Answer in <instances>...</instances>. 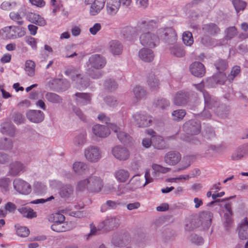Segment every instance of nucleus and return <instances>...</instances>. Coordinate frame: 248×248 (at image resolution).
Returning a JSON list of instances; mask_svg holds the SVG:
<instances>
[{
	"instance_id": "nucleus-1",
	"label": "nucleus",
	"mask_w": 248,
	"mask_h": 248,
	"mask_svg": "<svg viewBox=\"0 0 248 248\" xmlns=\"http://www.w3.org/2000/svg\"><path fill=\"white\" fill-rule=\"evenodd\" d=\"M0 34L3 39H15L25 35V32L16 26H7L0 30Z\"/></svg>"
},
{
	"instance_id": "nucleus-2",
	"label": "nucleus",
	"mask_w": 248,
	"mask_h": 248,
	"mask_svg": "<svg viewBox=\"0 0 248 248\" xmlns=\"http://www.w3.org/2000/svg\"><path fill=\"white\" fill-rule=\"evenodd\" d=\"M106 0H85L86 5L91 4L89 13L92 16L98 15L104 8Z\"/></svg>"
},
{
	"instance_id": "nucleus-3",
	"label": "nucleus",
	"mask_w": 248,
	"mask_h": 248,
	"mask_svg": "<svg viewBox=\"0 0 248 248\" xmlns=\"http://www.w3.org/2000/svg\"><path fill=\"white\" fill-rule=\"evenodd\" d=\"M65 74L70 77L71 79L76 81L77 83L80 85L81 87H87L89 85L87 81H85L80 74L78 71L74 68H70L67 69L65 71Z\"/></svg>"
},
{
	"instance_id": "nucleus-4",
	"label": "nucleus",
	"mask_w": 248,
	"mask_h": 248,
	"mask_svg": "<svg viewBox=\"0 0 248 248\" xmlns=\"http://www.w3.org/2000/svg\"><path fill=\"white\" fill-rule=\"evenodd\" d=\"M119 219L114 217H107L99 225L100 229H103L105 231H109L116 228L119 225Z\"/></svg>"
},
{
	"instance_id": "nucleus-5",
	"label": "nucleus",
	"mask_w": 248,
	"mask_h": 248,
	"mask_svg": "<svg viewBox=\"0 0 248 248\" xmlns=\"http://www.w3.org/2000/svg\"><path fill=\"white\" fill-rule=\"evenodd\" d=\"M147 133L152 138L153 145L157 149H165L166 146V143L163 138L159 136H156L155 133L152 129H148L146 131Z\"/></svg>"
},
{
	"instance_id": "nucleus-6",
	"label": "nucleus",
	"mask_w": 248,
	"mask_h": 248,
	"mask_svg": "<svg viewBox=\"0 0 248 248\" xmlns=\"http://www.w3.org/2000/svg\"><path fill=\"white\" fill-rule=\"evenodd\" d=\"M14 188L19 193L28 194L31 192V186L26 182L18 179L13 182Z\"/></svg>"
},
{
	"instance_id": "nucleus-7",
	"label": "nucleus",
	"mask_w": 248,
	"mask_h": 248,
	"mask_svg": "<svg viewBox=\"0 0 248 248\" xmlns=\"http://www.w3.org/2000/svg\"><path fill=\"white\" fill-rule=\"evenodd\" d=\"M112 153L116 159L122 161L127 160L130 156L129 151L126 148L120 146L114 147L112 149Z\"/></svg>"
},
{
	"instance_id": "nucleus-8",
	"label": "nucleus",
	"mask_w": 248,
	"mask_h": 248,
	"mask_svg": "<svg viewBox=\"0 0 248 248\" xmlns=\"http://www.w3.org/2000/svg\"><path fill=\"white\" fill-rule=\"evenodd\" d=\"M86 158L90 162H96L101 158L99 150L95 147H90L84 152Z\"/></svg>"
},
{
	"instance_id": "nucleus-9",
	"label": "nucleus",
	"mask_w": 248,
	"mask_h": 248,
	"mask_svg": "<svg viewBox=\"0 0 248 248\" xmlns=\"http://www.w3.org/2000/svg\"><path fill=\"white\" fill-rule=\"evenodd\" d=\"M89 62L92 67L96 69L103 68L106 64L105 59L99 54L92 55L89 58Z\"/></svg>"
},
{
	"instance_id": "nucleus-10",
	"label": "nucleus",
	"mask_w": 248,
	"mask_h": 248,
	"mask_svg": "<svg viewBox=\"0 0 248 248\" xmlns=\"http://www.w3.org/2000/svg\"><path fill=\"white\" fill-rule=\"evenodd\" d=\"M108 127L117 134L118 139L122 143H128L131 141V137L127 133L120 131V128L118 127L116 125L110 124L108 125Z\"/></svg>"
},
{
	"instance_id": "nucleus-11",
	"label": "nucleus",
	"mask_w": 248,
	"mask_h": 248,
	"mask_svg": "<svg viewBox=\"0 0 248 248\" xmlns=\"http://www.w3.org/2000/svg\"><path fill=\"white\" fill-rule=\"evenodd\" d=\"M103 186V180L100 177L95 176L90 177L89 191L93 192H100Z\"/></svg>"
},
{
	"instance_id": "nucleus-12",
	"label": "nucleus",
	"mask_w": 248,
	"mask_h": 248,
	"mask_svg": "<svg viewBox=\"0 0 248 248\" xmlns=\"http://www.w3.org/2000/svg\"><path fill=\"white\" fill-rule=\"evenodd\" d=\"M26 116L29 121L35 123L41 122L44 119V113L41 110H29Z\"/></svg>"
},
{
	"instance_id": "nucleus-13",
	"label": "nucleus",
	"mask_w": 248,
	"mask_h": 248,
	"mask_svg": "<svg viewBox=\"0 0 248 248\" xmlns=\"http://www.w3.org/2000/svg\"><path fill=\"white\" fill-rule=\"evenodd\" d=\"M120 7L119 0H108L106 4V11L107 14L114 16L118 13Z\"/></svg>"
},
{
	"instance_id": "nucleus-14",
	"label": "nucleus",
	"mask_w": 248,
	"mask_h": 248,
	"mask_svg": "<svg viewBox=\"0 0 248 248\" xmlns=\"http://www.w3.org/2000/svg\"><path fill=\"white\" fill-rule=\"evenodd\" d=\"M181 159V154L176 151H170L167 153L165 156V161L170 165L177 164Z\"/></svg>"
},
{
	"instance_id": "nucleus-15",
	"label": "nucleus",
	"mask_w": 248,
	"mask_h": 248,
	"mask_svg": "<svg viewBox=\"0 0 248 248\" xmlns=\"http://www.w3.org/2000/svg\"><path fill=\"white\" fill-rule=\"evenodd\" d=\"M190 72L192 75L198 77H202L205 74L204 65L200 62L193 63L190 67Z\"/></svg>"
},
{
	"instance_id": "nucleus-16",
	"label": "nucleus",
	"mask_w": 248,
	"mask_h": 248,
	"mask_svg": "<svg viewBox=\"0 0 248 248\" xmlns=\"http://www.w3.org/2000/svg\"><path fill=\"white\" fill-rule=\"evenodd\" d=\"M27 18L30 22L38 26H44L46 24V21L44 18L34 13H28Z\"/></svg>"
},
{
	"instance_id": "nucleus-17",
	"label": "nucleus",
	"mask_w": 248,
	"mask_h": 248,
	"mask_svg": "<svg viewBox=\"0 0 248 248\" xmlns=\"http://www.w3.org/2000/svg\"><path fill=\"white\" fill-rule=\"evenodd\" d=\"M159 39L157 36L148 33L144 34L142 38L143 45H146L151 47H154L156 46V43H158Z\"/></svg>"
},
{
	"instance_id": "nucleus-18",
	"label": "nucleus",
	"mask_w": 248,
	"mask_h": 248,
	"mask_svg": "<svg viewBox=\"0 0 248 248\" xmlns=\"http://www.w3.org/2000/svg\"><path fill=\"white\" fill-rule=\"evenodd\" d=\"M93 132L96 136L100 138H105L110 134L108 128L99 124L95 125L93 127Z\"/></svg>"
},
{
	"instance_id": "nucleus-19",
	"label": "nucleus",
	"mask_w": 248,
	"mask_h": 248,
	"mask_svg": "<svg viewBox=\"0 0 248 248\" xmlns=\"http://www.w3.org/2000/svg\"><path fill=\"white\" fill-rule=\"evenodd\" d=\"M75 95L78 105L84 106L90 102L91 95L89 93H77Z\"/></svg>"
},
{
	"instance_id": "nucleus-20",
	"label": "nucleus",
	"mask_w": 248,
	"mask_h": 248,
	"mask_svg": "<svg viewBox=\"0 0 248 248\" xmlns=\"http://www.w3.org/2000/svg\"><path fill=\"white\" fill-rule=\"evenodd\" d=\"M109 50L114 55H120L123 51V46L118 41L112 40L109 42Z\"/></svg>"
},
{
	"instance_id": "nucleus-21",
	"label": "nucleus",
	"mask_w": 248,
	"mask_h": 248,
	"mask_svg": "<svg viewBox=\"0 0 248 248\" xmlns=\"http://www.w3.org/2000/svg\"><path fill=\"white\" fill-rule=\"evenodd\" d=\"M225 213L224 218L225 219V222L228 226H229L232 223V211L231 203H227L225 205Z\"/></svg>"
},
{
	"instance_id": "nucleus-22",
	"label": "nucleus",
	"mask_w": 248,
	"mask_h": 248,
	"mask_svg": "<svg viewBox=\"0 0 248 248\" xmlns=\"http://www.w3.org/2000/svg\"><path fill=\"white\" fill-rule=\"evenodd\" d=\"M51 229L56 232H61L68 231L70 230V226L66 222L53 223L51 227Z\"/></svg>"
},
{
	"instance_id": "nucleus-23",
	"label": "nucleus",
	"mask_w": 248,
	"mask_h": 248,
	"mask_svg": "<svg viewBox=\"0 0 248 248\" xmlns=\"http://www.w3.org/2000/svg\"><path fill=\"white\" fill-rule=\"evenodd\" d=\"M154 57L153 52L151 49L144 48L140 51V59L145 62H151L153 60Z\"/></svg>"
},
{
	"instance_id": "nucleus-24",
	"label": "nucleus",
	"mask_w": 248,
	"mask_h": 248,
	"mask_svg": "<svg viewBox=\"0 0 248 248\" xmlns=\"http://www.w3.org/2000/svg\"><path fill=\"white\" fill-rule=\"evenodd\" d=\"M246 148L241 146L235 150L232 154L231 158L233 160H238L242 159L246 154Z\"/></svg>"
},
{
	"instance_id": "nucleus-25",
	"label": "nucleus",
	"mask_w": 248,
	"mask_h": 248,
	"mask_svg": "<svg viewBox=\"0 0 248 248\" xmlns=\"http://www.w3.org/2000/svg\"><path fill=\"white\" fill-rule=\"evenodd\" d=\"M1 132L3 134L13 136L15 134V130L13 125L10 123H5L1 125Z\"/></svg>"
},
{
	"instance_id": "nucleus-26",
	"label": "nucleus",
	"mask_w": 248,
	"mask_h": 248,
	"mask_svg": "<svg viewBox=\"0 0 248 248\" xmlns=\"http://www.w3.org/2000/svg\"><path fill=\"white\" fill-rule=\"evenodd\" d=\"M115 176L120 182H125L128 179L129 174L127 170L120 169L115 172Z\"/></svg>"
},
{
	"instance_id": "nucleus-27",
	"label": "nucleus",
	"mask_w": 248,
	"mask_h": 248,
	"mask_svg": "<svg viewBox=\"0 0 248 248\" xmlns=\"http://www.w3.org/2000/svg\"><path fill=\"white\" fill-rule=\"evenodd\" d=\"M35 64L31 60H27L25 62V70L28 76H33L35 73Z\"/></svg>"
},
{
	"instance_id": "nucleus-28",
	"label": "nucleus",
	"mask_w": 248,
	"mask_h": 248,
	"mask_svg": "<svg viewBox=\"0 0 248 248\" xmlns=\"http://www.w3.org/2000/svg\"><path fill=\"white\" fill-rule=\"evenodd\" d=\"M203 30L205 32L210 34H215L220 31L219 29L214 24H206L203 27Z\"/></svg>"
},
{
	"instance_id": "nucleus-29",
	"label": "nucleus",
	"mask_w": 248,
	"mask_h": 248,
	"mask_svg": "<svg viewBox=\"0 0 248 248\" xmlns=\"http://www.w3.org/2000/svg\"><path fill=\"white\" fill-rule=\"evenodd\" d=\"M87 165L81 162H76L73 165V170L78 174H83L87 169Z\"/></svg>"
},
{
	"instance_id": "nucleus-30",
	"label": "nucleus",
	"mask_w": 248,
	"mask_h": 248,
	"mask_svg": "<svg viewBox=\"0 0 248 248\" xmlns=\"http://www.w3.org/2000/svg\"><path fill=\"white\" fill-rule=\"evenodd\" d=\"M48 220L50 222L55 223H61L65 220L64 216L59 213H56L51 214L48 217Z\"/></svg>"
},
{
	"instance_id": "nucleus-31",
	"label": "nucleus",
	"mask_w": 248,
	"mask_h": 248,
	"mask_svg": "<svg viewBox=\"0 0 248 248\" xmlns=\"http://www.w3.org/2000/svg\"><path fill=\"white\" fill-rule=\"evenodd\" d=\"M45 97L46 99L52 103H60L62 102V99L58 94L53 93H47Z\"/></svg>"
},
{
	"instance_id": "nucleus-32",
	"label": "nucleus",
	"mask_w": 248,
	"mask_h": 248,
	"mask_svg": "<svg viewBox=\"0 0 248 248\" xmlns=\"http://www.w3.org/2000/svg\"><path fill=\"white\" fill-rule=\"evenodd\" d=\"M184 43L187 46H191L193 43V38L192 33L189 31H185L183 35Z\"/></svg>"
},
{
	"instance_id": "nucleus-33",
	"label": "nucleus",
	"mask_w": 248,
	"mask_h": 248,
	"mask_svg": "<svg viewBox=\"0 0 248 248\" xmlns=\"http://www.w3.org/2000/svg\"><path fill=\"white\" fill-rule=\"evenodd\" d=\"M139 175L134 176L130 180L129 185L130 186V189L134 190L139 188L140 186V179Z\"/></svg>"
},
{
	"instance_id": "nucleus-34",
	"label": "nucleus",
	"mask_w": 248,
	"mask_h": 248,
	"mask_svg": "<svg viewBox=\"0 0 248 248\" xmlns=\"http://www.w3.org/2000/svg\"><path fill=\"white\" fill-rule=\"evenodd\" d=\"M73 192V189L70 185H66L61 188L60 195L63 197H67L70 196Z\"/></svg>"
},
{
	"instance_id": "nucleus-35",
	"label": "nucleus",
	"mask_w": 248,
	"mask_h": 248,
	"mask_svg": "<svg viewBox=\"0 0 248 248\" xmlns=\"http://www.w3.org/2000/svg\"><path fill=\"white\" fill-rule=\"evenodd\" d=\"M90 178L80 181L78 184V188L80 191L88 189L89 191Z\"/></svg>"
},
{
	"instance_id": "nucleus-36",
	"label": "nucleus",
	"mask_w": 248,
	"mask_h": 248,
	"mask_svg": "<svg viewBox=\"0 0 248 248\" xmlns=\"http://www.w3.org/2000/svg\"><path fill=\"white\" fill-rule=\"evenodd\" d=\"M200 224L199 219H194L186 225L185 229L186 231H191L198 227Z\"/></svg>"
},
{
	"instance_id": "nucleus-37",
	"label": "nucleus",
	"mask_w": 248,
	"mask_h": 248,
	"mask_svg": "<svg viewBox=\"0 0 248 248\" xmlns=\"http://www.w3.org/2000/svg\"><path fill=\"white\" fill-rule=\"evenodd\" d=\"M186 112L184 109L175 110L172 112V115L175 121L182 120L185 116Z\"/></svg>"
},
{
	"instance_id": "nucleus-38",
	"label": "nucleus",
	"mask_w": 248,
	"mask_h": 248,
	"mask_svg": "<svg viewBox=\"0 0 248 248\" xmlns=\"http://www.w3.org/2000/svg\"><path fill=\"white\" fill-rule=\"evenodd\" d=\"M26 43L33 50H36L37 48V41L36 39L31 36H27L25 38Z\"/></svg>"
},
{
	"instance_id": "nucleus-39",
	"label": "nucleus",
	"mask_w": 248,
	"mask_h": 248,
	"mask_svg": "<svg viewBox=\"0 0 248 248\" xmlns=\"http://www.w3.org/2000/svg\"><path fill=\"white\" fill-rule=\"evenodd\" d=\"M10 17L11 19L19 25H22L23 21L22 19V16L20 14L17 12H12L10 13Z\"/></svg>"
},
{
	"instance_id": "nucleus-40",
	"label": "nucleus",
	"mask_w": 248,
	"mask_h": 248,
	"mask_svg": "<svg viewBox=\"0 0 248 248\" xmlns=\"http://www.w3.org/2000/svg\"><path fill=\"white\" fill-rule=\"evenodd\" d=\"M152 169H153L155 173H165L170 171L169 168L163 167L160 165L155 164L152 165Z\"/></svg>"
},
{
	"instance_id": "nucleus-41",
	"label": "nucleus",
	"mask_w": 248,
	"mask_h": 248,
	"mask_svg": "<svg viewBox=\"0 0 248 248\" xmlns=\"http://www.w3.org/2000/svg\"><path fill=\"white\" fill-rule=\"evenodd\" d=\"M73 46L72 45L66 46L64 49L63 52L66 58H73L77 55L76 52L72 53Z\"/></svg>"
},
{
	"instance_id": "nucleus-42",
	"label": "nucleus",
	"mask_w": 248,
	"mask_h": 248,
	"mask_svg": "<svg viewBox=\"0 0 248 248\" xmlns=\"http://www.w3.org/2000/svg\"><path fill=\"white\" fill-rule=\"evenodd\" d=\"M232 2L237 12L243 10L246 6V3L240 0H233Z\"/></svg>"
},
{
	"instance_id": "nucleus-43",
	"label": "nucleus",
	"mask_w": 248,
	"mask_h": 248,
	"mask_svg": "<svg viewBox=\"0 0 248 248\" xmlns=\"http://www.w3.org/2000/svg\"><path fill=\"white\" fill-rule=\"evenodd\" d=\"M240 72V68L238 66H234L231 72V74L228 76V80L231 82L232 81L234 78L237 76Z\"/></svg>"
},
{
	"instance_id": "nucleus-44",
	"label": "nucleus",
	"mask_w": 248,
	"mask_h": 248,
	"mask_svg": "<svg viewBox=\"0 0 248 248\" xmlns=\"http://www.w3.org/2000/svg\"><path fill=\"white\" fill-rule=\"evenodd\" d=\"M16 233L19 236L27 237L30 233V231L26 227H20L17 228Z\"/></svg>"
},
{
	"instance_id": "nucleus-45",
	"label": "nucleus",
	"mask_w": 248,
	"mask_h": 248,
	"mask_svg": "<svg viewBox=\"0 0 248 248\" xmlns=\"http://www.w3.org/2000/svg\"><path fill=\"white\" fill-rule=\"evenodd\" d=\"M203 87L204 85L202 83L196 85V88L200 91L202 92L205 99V103L207 104L210 100V96L207 92H206L203 90Z\"/></svg>"
},
{
	"instance_id": "nucleus-46",
	"label": "nucleus",
	"mask_w": 248,
	"mask_h": 248,
	"mask_svg": "<svg viewBox=\"0 0 248 248\" xmlns=\"http://www.w3.org/2000/svg\"><path fill=\"white\" fill-rule=\"evenodd\" d=\"M85 142V134H80L77 136L74 140V142L75 145H82Z\"/></svg>"
},
{
	"instance_id": "nucleus-47",
	"label": "nucleus",
	"mask_w": 248,
	"mask_h": 248,
	"mask_svg": "<svg viewBox=\"0 0 248 248\" xmlns=\"http://www.w3.org/2000/svg\"><path fill=\"white\" fill-rule=\"evenodd\" d=\"M193 158V156H186L184 157L182 161V163L184 164L185 166L179 170H184L187 168L189 166H190Z\"/></svg>"
},
{
	"instance_id": "nucleus-48",
	"label": "nucleus",
	"mask_w": 248,
	"mask_h": 248,
	"mask_svg": "<svg viewBox=\"0 0 248 248\" xmlns=\"http://www.w3.org/2000/svg\"><path fill=\"white\" fill-rule=\"evenodd\" d=\"M174 102L175 104L178 106L184 104V94L181 93L177 94L175 97Z\"/></svg>"
},
{
	"instance_id": "nucleus-49",
	"label": "nucleus",
	"mask_w": 248,
	"mask_h": 248,
	"mask_svg": "<svg viewBox=\"0 0 248 248\" xmlns=\"http://www.w3.org/2000/svg\"><path fill=\"white\" fill-rule=\"evenodd\" d=\"M216 66L217 70L224 71L226 69L227 64L225 61L219 60L217 62Z\"/></svg>"
},
{
	"instance_id": "nucleus-50",
	"label": "nucleus",
	"mask_w": 248,
	"mask_h": 248,
	"mask_svg": "<svg viewBox=\"0 0 248 248\" xmlns=\"http://www.w3.org/2000/svg\"><path fill=\"white\" fill-rule=\"evenodd\" d=\"M13 120L16 124H20L23 123L24 118L22 114L16 113L14 114L13 116Z\"/></svg>"
},
{
	"instance_id": "nucleus-51",
	"label": "nucleus",
	"mask_w": 248,
	"mask_h": 248,
	"mask_svg": "<svg viewBox=\"0 0 248 248\" xmlns=\"http://www.w3.org/2000/svg\"><path fill=\"white\" fill-rule=\"evenodd\" d=\"M189 175H181L179 177L168 179L166 180V182H171V183H172V182L177 183L179 180H181L182 179H183L184 180H187L189 178Z\"/></svg>"
},
{
	"instance_id": "nucleus-52",
	"label": "nucleus",
	"mask_w": 248,
	"mask_h": 248,
	"mask_svg": "<svg viewBox=\"0 0 248 248\" xmlns=\"http://www.w3.org/2000/svg\"><path fill=\"white\" fill-rule=\"evenodd\" d=\"M101 29V24L100 23H95L93 27L90 28L89 31L92 34L95 35Z\"/></svg>"
},
{
	"instance_id": "nucleus-53",
	"label": "nucleus",
	"mask_w": 248,
	"mask_h": 248,
	"mask_svg": "<svg viewBox=\"0 0 248 248\" xmlns=\"http://www.w3.org/2000/svg\"><path fill=\"white\" fill-rule=\"evenodd\" d=\"M13 5L15 6L16 3H11L8 1H4L1 3L0 7L2 10H10Z\"/></svg>"
},
{
	"instance_id": "nucleus-54",
	"label": "nucleus",
	"mask_w": 248,
	"mask_h": 248,
	"mask_svg": "<svg viewBox=\"0 0 248 248\" xmlns=\"http://www.w3.org/2000/svg\"><path fill=\"white\" fill-rule=\"evenodd\" d=\"M151 122L152 120L149 117H147L146 118L142 117V119H140V125H142V126L143 127L150 125Z\"/></svg>"
},
{
	"instance_id": "nucleus-55",
	"label": "nucleus",
	"mask_w": 248,
	"mask_h": 248,
	"mask_svg": "<svg viewBox=\"0 0 248 248\" xmlns=\"http://www.w3.org/2000/svg\"><path fill=\"white\" fill-rule=\"evenodd\" d=\"M31 4L37 7H42L45 5V2L44 0H29Z\"/></svg>"
},
{
	"instance_id": "nucleus-56",
	"label": "nucleus",
	"mask_w": 248,
	"mask_h": 248,
	"mask_svg": "<svg viewBox=\"0 0 248 248\" xmlns=\"http://www.w3.org/2000/svg\"><path fill=\"white\" fill-rule=\"evenodd\" d=\"M237 33V30L234 27H232L228 29L227 30V36L232 38L235 36Z\"/></svg>"
},
{
	"instance_id": "nucleus-57",
	"label": "nucleus",
	"mask_w": 248,
	"mask_h": 248,
	"mask_svg": "<svg viewBox=\"0 0 248 248\" xmlns=\"http://www.w3.org/2000/svg\"><path fill=\"white\" fill-rule=\"evenodd\" d=\"M5 209L9 212H13L16 210V206L13 203L8 202L5 204Z\"/></svg>"
},
{
	"instance_id": "nucleus-58",
	"label": "nucleus",
	"mask_w": 248,
	"mask_h": 248,
	"mask_svg": "<svg viewBox=\"0 0 248 248\" xmlns=\"http://www.w3.org/2000/svg\"><path fill=\"white\" fill-rule=\"evenodd\" d=\"M54 199V197L53 196H51L46 200H45L44 199H37V200H36L31 202V203H32V204L43 203L45 202H46L50 201L51 200H53Z\"/></svg>"
},
{
	"instance_id": "nucleus-59",
	"label": "nucleus",
	"mask_w": 248,
	"mask_h": 248,
	"mask_svg": "<svg viewBox=\"0 0 248 248\" xmlns=\"http://www.w3.org/2000/svg\"><path fill=\"white\" fill-rule=\"evenodd\" d=\"M71 32L73 36H78L81 32V29L79 26H75L71 29Z\"/></svg>"
},
{
	"instance_id": "nucleus-60",
	"label": "nucleus",
	"mask_w": 248,
	"mask_h": 248,
	"mask_svg": "<svg viewBox=\"0 0 248 248\" xmlns=\"http://www.w3.org/2000/svg\"><path fill=\"white\" fill-rule=\"evenodd\" d=\"M106 204L108 206L111 207V208L115 209L118 205H121V203L118 201L114 202V201L109 200L106 202Z\"/></svg>"
},
{
	"instance_id": "nucleus-61",
	"label": "nucleus",
	"mask_w": 248,
	"mask_h": 248,
	"mask_svg": "<svg viewBox=\"0 0 248 248\" xmlns=\"http://www.w3.org/2000/svg\"><path fill=\"white\" fill-rule=\"evenodd\" d=\"M152 139H151L149 138H145L143 140L142 144V145L145 148H149L153 144Z\"/></svg>"
},
{
	"instance_id": "nucleus-62",
	"label": "nucleus",
	"mask_w": 248,
	"mask_h": 248,
	"mask_svg": "<svg viewBox=\"0 0 248 248\" xmlns=\"http://www.w3.org/2000/svg\"><path fill=\"white\" fill-rule=\"evenodd\" d=\"M157 105L160 108H164L169 105V102L165 99H161L157 101Z\"/></svg>"
},
{
	"instance_id": "nucleus-63",
	"label": "nucleus",
	"mask_w": 248,
	"mask_h": 248,
	"mask_svg": "<svg viewBox=\"0 0 248 248\" xmlns=\"http://www.w3.org/2000/svg\"><path fill=\"white\" fill-rule=\"evenodd\" d=\"M217 76L220 79L217 80V83L220 84H224L226 80V75L220 72Z\"/></svg>"
},
{
	"instance_id": "nucleus-64",
	"label": "nucleus",
	"mask_w": 248,
	"mask_h": 248,
	"mask_svg": "<svg viewBox=\"0 0 248 248\" xmlns=\"http://www.w3.org/2000/svg\"><path fill=\"white\" fill-rule=\"evenodd\" d=\"M30 34L32 35H35L37 33L38 27L34 25L30 24L28 26Z\"/></svg>"
}]
</instances>
